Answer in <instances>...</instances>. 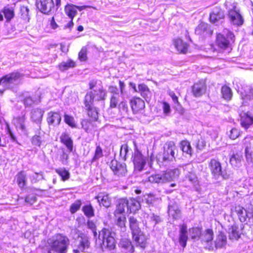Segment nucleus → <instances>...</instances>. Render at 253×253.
Masks as SVG:
<instances>
[{
    "label": "nucleus",
    "instance_id": "obj_1",
    "mask_svg": "<svg viewBox=\"0 0 253 253\" xmlns=\"http://www.w3.org/2000/svg\"><path fill=\"white\" fill-rule=\"evenodd\" d=\"M91 91L86 93L84 99V105L89 107L93 100H104L106 97V91L103 89L102 82L98 80H92L89 83Z\"/></svg>",
    "mask_w": 253,
    "mask_h": 253
},
{
    "label": "nucleus",
    "instance_id": "obj_2",
    "mask_svg": "<svg viewBox=\"0 0 253 253\" xmlns=\"http://www.w3.org/2000/svg\"><path fill=\"white\" fill-rule=\"evenodd\" d=\"M179 175L177 169H169L159 173L152 174L148 177V181L152 183L164 184L176 178Z\"/></svg>",
    "mask_w": 253,
    "mask_h": 253
},
{
    "label": "nucleus",
    "instance_id": "obj_3",
    "mask_svg": "<svg viewBox=\"0 0 253 253\" xmlns=\"http://www.w3.org/2000/svg\"><path fill=\"white\" fill-rule=\"evenodd\" d=\"M68 244L69 240L66 237L57 235L50 243V248L46 253H66Z\"/></svg>",
    "mask_w": 253,
    "mask_h": 253
},
{
    "label": "nucleus",
    "instance_id": "obj_4",
    "mask_svg": "<svg viewBox=\"0 0 253 253\" xmlns=\"http://www.w3.org/2000/svg\"><path fill=\"white\" fill-rule=\"evenodd\" d=\"M234 35L232 32L228 29H224L221 33L217 34L216 37V44L219 47L225 49L229 47L231 42H234Z\"/></svg>",
    "mask_w": 253,
    "mask_h": 253
},
{
    "label": "nucleus",
    "instance_id": "obj_5",
    "mask_svg": "<svg viewBox=\"0 0 253 253\" xmlns=\"http://www.w3.org/2000/svg\"><path fill=\"white\" fill-rule=\"evenodd\" d=\"M101 235L103 238V248L109 251L114 250L116 244L115 239V233L109 229H104L102 230Z\"/></svg>",
    "mask_w": 253,
    "mask_h": 253
},
{
    "label": "nucleus",
    "instance_id": "obj_6",
    "mask_svg": "<svg viewBox=\"0 0 253 253\" xmlns=\"http://www.w3.org/2000/svg\"><path fill=\"white\" fill-rule=\"evenodd\" d=\"M132 142L134 147V152L131 159L134 165V170L140 171L142 170L146 165V158L137 149L135 142L133 141Z\"/></svg>",
    "mask_w": 253,
    "mask_h": 253
},
{
    "label": "nucleus",
    "instance_id": "obj_7",
    "mask_svg": "<svg viewBox=\"0 0 253 253\" xmlns=\"http://www.w3.org/2000/svg\"><path fill=\"white\" fill-rule=\"evenodd\" d=\"M22 75L18 72L7 74L0 79V84H2L6 88L11 87L13 85L20 83Z\"/></svg>",
    "mask_w": 253,
    "mask_h": 253
},
{
    "label": "nucleus",
    "instance_id": "obj_8",
    "mask_svg": "<svg viewBox=\"0 0 253 253\" xmlns=\"http://www.w3.org/2000/svg\"><path fill=\"white\" fill-rule=\"evenodd\" d=\"M209 167L211 174L215 179H218L220 177L223 179L229 178V174L222 170L221 164L217 160L214 159H211L209 163Z\"/></svg>",
    "mask_w": 253,
    "mask_h": 253
},
{
    "label": "nucleus",
    "instance_id": "obj_9",
    "mask_svg": "<svg viewBox=\"0 0 253 253\" xmlns=\"http://www.w3.org/2000/svg\"><path fill=\"white\" fill-rule=\"evenodd\" d=\"M177 152L176 146L173 141L166 143L164 147L163 160L164 161H172L175 159V154Z\"/></svg>",
    "mask_w": 253,
    "mask_h": 253
},
{
    "label": "nucleus",
    "instance_id": "obj_10",
    "mask_svg": "<svg viewBox=\"0 0 253 253\" xmlns=\"http://www.w3.org/2000/svg\"><path fill=\"white\" fill-rule=\"evenodd\" d=\"M37 6L39 10L46 14H49L55 10L53 0H37Z\"/></svg>",
    "mask_w": 253,
    "mask_h": 253
},
{
    "label": "nucleus",
    "instance_id": "obj_11",
    "mask_svg": "<svg viewBox=\"0 0 253 253\" xmlns=\"http://www.w3.org/2000/svg\"><path fill=\"white\" fill-rule=\"evenodd\" d=\"M213 232L212 230L208 229L202 233L200 236L202 244L204 248L209 250H213L214 246L213 244Z\"/></svg>",
    "mask_w": 253,
    "mask_h": 253
},
{
    "label": "nucleus",
    "instance_id": "obj_12",
    "mask_svg": "<svg viewBox=\"0 0 253 253\" xmlns=\"http://www.w3.org/2000/svg\"><path fill=\"white\" fill-rule=\"evenodd\" d=\"M110 168L115 174L119 176H124L127 172L126 165L116 160H113L110 164Z\"/></svg>",
    "mask_w": 253,
    "mask_h": 253
},
{
    "label": "nucleus",
    "instance_id": "obj_13",
    "mask_svg": "<svg viewBox=\"0 0 253 253\" xmlns=\"http://www.w3.org/2000/svg\"><path fill=\"white\" fill-rule=\"evenodd\" d=\"M79 238V243L78 246L79 250H74L73 253H79V251L85 253L89 252L90 243L88 237L85 235L81 234Z\"/></svg>",
    "mask_w": 253,
    "mask_h": 253
},
{
    "label": "nucleus",
    "instance_id": "obj_14",
    "mask_svg": "<svg viewBox=\"0 0 253 253\" xmlns=\"http://www.w3.org/2000/svg\"><path fill=\"white\" fill-rule=\"evenodd\" d=\"M228 18L234 25L240 26L243 23V19L239 12L235 9V7L229 11Z\"/></svg>",
    "mask_w": 253,
    "mask_h": 253
},
{
    "label": "nucleus",
    "instance_id": "obj_15",
    "mask_svg": "<svg viewBox=\"0 0 253 253\" xmlns=\"http://www.w3.org/2000/svg\"><path fill=\"white\" fill-rule=\"evenodd\" d=\"M118 247L123 253H133L134 247L130 241L127 239H123L120 241Z\"/></svg>",
    "mask_w": 253,
    "mask_h": 253
},
{
    "label": "nucleus",
    "instance_id": "obj_16",
    "mask_svg": "<svg viewBox=\"0 0 253 253\" xmlns=\"http://www.w3.org/2000/svg\"><path fill=\"white\" fill-rule=\"evenodd\" d=\"M240 124L247 129L253 124V117L249 112H243L240 114Z\"/></svg>",
    "mask_w": 253,
    "mask_h": 253
},
{
    "label": "nucleus",
    "instance_id": "obj_17",
    "mask_svg": "<svg viewBox=\"0 0 253 253\" xmlns=\"http://www.w3.org/2000/svg\"><path fill=\"white\" fill-rule=\"evenodd\" d=\"M128 200L126 198L120 199L117 201L116 205V209L114 211V216H117L119 215H124L125 211V209H127Z\"/></svg>",
    "mask_w": 253,
    "mask_h": 253
},
{
    "label": "nucleus",
    "instance_id": "obj_18",
    "mask_svg": "<svg viewBox=\"0 0 253 253\" xmlns=\"http://www.w3.org/2000/svg\"><path fill=\"white\" fill-rule=\"evenodd\" d=\"M131 107L133 112L136 114L145 108L144 101L139 97H134L130 101Z\"/></svg>",
    "mask_w": 253,
    "mask_h": 253
},
{
    "label": "nucleus",
    "instance_id": "obj_19",
    "mask_svg": "<svg viewBox=\"0 0 253 253\" xmlns=\"http://www.w3.org/2000/svg\"><path fill=\"white\" fill-rule=\"evenodd\" d=\"M226 235L223 232H219V234L216 235L214 241V247L216 249L224 248L226 247Z\"/></svg>",
    "mask_w": 253,
    "mask_h": 253
},
{
    "label": "nucleus",
    "instance_id": "obj_20",
    "mask_svg": "<svg viewBox=\"0 0 253 253\" xmlns=\"http://www.w3.org/2000/svg\"><path fill=\"white\" fill-rule=\"evenodd\" d=\"M187 232V226L185 224H183L180 227L178 242L183 248L186 247L188 239Z\"/></svg>",
    "mask_w": 253,
    "mask_h": 253
},
{
    "label": "nucleus",
    "instance_id": "obj_21",
    "mask_svg": "<svg viewBox=\"0 0 253 253\" xmlns=\"http://www.w3.org/2000/svg\"><path fill=\"white\" fill-rule=\"evenodd\" d=\"M243 143L245 147L246 157H251L253 155V137H246L244 139Z\"/></svg>",
    "mask_w": 253,
    "mask_h": 253
},
{
    "label": "nucleus",
    "instance_id": "obj_22",
    "mask_svg": "<svg viewBox=\"0 0 253 253\" xmlns=\"http://www.w3.org/2000/svg\"><path fill=\"white\" fill-rule=\"evenodd\" d=\"M224 18L223 11L219 8L215 7L210 14V20L211 22L215 23Z\"/></svg>",
    "mask_w": 253,
    "mask_h": 253
},
{
    "label": "nucleus",
    "instance_id": "obj_23",
    "mask_svg": "<svg viewBox=\"0 0 253 253\" xmlns=\"http://www.w3.org/2000/svg\"><path fill=\"white\" fill-rule=\"evenodd\" d=\"M173 44L179 53L185 54L187 52L188 45L180 39L173 40Z\"/></svg>",
    "mask_w": 253,
    "mask_h": 253
},
{
    "label": "nucleus",
    "instance_id": "obj_24",
    "mask_svg": "<svg viewBox=\"0 0 253 253\" xmlns=\"http://www.w3.org/2000/svg\"><path fill=\"white\" fill-rule=\"evenodd\" d=\"M47 122L49 125H58L61 121L60 114L55 112H50L47 114Z\"/></svg>",
    "mask_w": 253,
    "mask_h": 253
},
{
    "label": "nucleus",
    "instance_id": "obj_25",
    "mask_svg": "<svg viewBox=\"0 0 253 253\" xmlns=\"http://www.w3.org/2000/svg\"><path fill=\"white\" fill-rule=\"evenodd\" d=\"M206 90V85L203 82L195 84L192 87V92L195 97L201 96Z\"/></svg>",
    "mask_w": 253,
    "mask_h": 253
},
{
    "label": "nucleus",
    "instance_id": "obj_26",
    "mask_svg": "<svg viewBox=\"0 0 253 253\" xmlns=\"http://www.w3.org/2000/svg\"><path fill=\"white\" fill-rule=\"evenodd\" d=\"M100 205L108 208L111 206V199L109 195L105 193H100L97 196L95 197Z\"/></svg>",
    "mask_w": 253,
    "mask_h": 253
},
{
    "label": "nucleus",
    "instance_id": "obj_27",
    "mask_svg": "<svg viewBox=\"0 0 253 253\" xmlns=\"http://www.w3.org/2000/svg\"><path fill=\"white\" fill-rule=\"evenodd\" d=\"M133 88L136 91H137L135 88V86H134ZM138 89V92L140 93L141 95L144 97L146 101L150 98L151 94V91L146 84H139Z\"/></svg>",
    "mask_w": 253,
    "mask_h": 253
},
{
    "label": "nucleus",
    "instance_id": "obj_28",
    "mask_svg": "<svg viewBox=\"0 0 253 253\" xmlns=\"http://www.w3.org/2000/svg\"><path fill=\"white\" fill-rule=\"evenodd\" d=\"M132 237L136 246H140L141 248L145 247L146 238L142 232L140 231V233L132 234Z\"/></svg>",
    "mask_w": 253,
    "mask_h": 253
},
{
    "label": "nucleus",
    "instance_id": "obj_29",
    "mask_svg": "<svg viewBox=\"0 0 253 253\" xmlns=\"http://www.w3.org/2000/svg\"><path fill=\"white\" fill-rule=\"evenodd\" d=\"M195 33L197 35H205L207 34H211V31L209 29L208 24L204 22H201L196 28Z\"/></svg>",
    "mask_w": 253,
    "mask_h": 253
},
{
    "label": "nucleus",
    "instance_id": "obj_30",
    "mask_svg": "<svg viewBox=\"0 0 253 253\" xmlns=\"http://www.w3.org/2000/svg\"><path fill=\"white\" fill-rule=\"evenodd\" d=\"M168 213L169 216L174 219H177L180 217V211L178 206L174 203L169 206Z\"/></svg>",
    "mask_w": 253,
    "mask_h": 253
},
{
    "label": "nucleus",
    "instance_id": "obj_31",
    "mask_svg": "<svg viewBox=\"0 0 253 253\" xmlns=\"http://www.w3.org/2000/svg\"><path fill=\"white\" fill-rule=\"evenodd\" d=\"M66 14L71 19H73L77 14L76 5L73 4H67L64 8Z\"/></svg>",
    "mask_w": 253,
    "mask_h": 253
},
{
    "label": "nucleus",
    "instance_id": "obj_32",
    "mask_svg": "<svg viewBox=\"0 0 253 253\" xmlns=\"http://www.w3.org/2000/svg\"><path fill=\"white\" fill-rule=\"evenodd\" d=\"M235 211L241 222H243L246 220L248 217L247 211L243 207L240 206H236Z\"/></svg>",
    "mask_w": 253,
    "mask_h": 253
},
{
    "label": "nucleus",
    "instance_id": "obj_33",
    "mask_svg": "<svg viewBox=\"0 0 253 253\" xmlns=\"http://www.w3.org/2000/svg\"><path fill=\"white\" fill-rule=\"evenodd\" d=\"M60 139L61 142L71 152L73 150V141L69 135L66 133H63L60 136Z\"/></svg>",
    "mask_w": 253,
    "mask_h": 253
},
{
    "label": "nucleus",
    "instance_id": "obj_34",
    "mask_svg": "<svg viewBox=\"0 0 253 253\" xmlns=\"http://www.w3.org/2000/svg\"><path fill=\"white\" fill-rule=\"evenodd\" d=\"M44 111L41 109H35L31 112V118L35 122H41Z\"/></svg>",
    "mask_w": 253,
    "mask_h": 253
},
{
    "label": "nucleus",
    "instance_id": "obj_35",
    "mask_svg": "<svg viewBox=\"0 0 253 253\" xmlns=\"http://www.w3.org/2000/svg\"><path fill=\"white\" fill-rule=\"evenodd\" d=\"M140 208L139 202L134 199H130L128 200L127 211L130 212H135Z\"/></svg>",
    "mask_w": 253,
    "mask_h": 253
},
{
    "label": "nucleus",
    "instance_id": "obj_36",
    "mask_svg": "<svg viewBox=\"0 0 253 253\" xmlns=\"http://www.w3.org/2000/svg\"><path fill=\"white\" fill-rule=\"evenodd\" d=\"M129 227L131 230L132 235L140 233V229L138 227V223L137 219L133 216H130L129 218Z\"/></svg>",
    "mask_w": 253,
    "mask_h": 253
},
{
    "label": "nucleus",
    "instance_id": "obj_37",
    "mask_svg": "<svg viewBox=\"0 0 253 253\" xmlns=\"http://www.w3.org/2000/svg\"><path fill=\"white\" fill-rule=\"evenodd\" d=\"M180 148L183 153H185L190 156L192 155V149L190 143L187 140H183L180 143Z\"/></svg>",
    "mask_w": 253,
    "mask_h": 253
},
{
    "label": "nucleus",
    "instance_id": "obj_38",
    "mask_svg": "<svg viewBox=\"0 0 253 253\" xmlns=\"http://www.w3.org/2000/svg\"><path fill=\"white\" fill-rule=\"evenodd\" d=\"M17 183L20 188H23L26 185V175L24 171H21L16 175Z\"/></svg>",
    "mask_w": 253,
    "mask_h": 253
},
{
    "label": "nucleus",
    "instance_id": "obj_39",
    "mask_svg": "<svg viewBox=\"0 0 253 253\" xmlns=\"http://www.w3.org/2000/svg\"><path fill=\"white\" fill-rule=\"evenodd\" d=\"M76 66V63L72 60L69 59L66 62H62L58 65L61 71H64L70 68H73Z\"/></svg>",
    "mask_w": 253,
    "mask_h": 253
},
{
    "label": "nucleus",
    "instance_id": "obj_40",
    "mask_svg": "<svg viewBox=\"0 0 253 253\" xmlns=\"http://www.w3.org/2000/svg\"><path fill=\"white\" fill-rule=\"evenodd\" d=\"M221 94L222 97L226 100H230L232 97V92L231 88L226 86H223L221 88Z\"/></svg>",
    "mask_w": 253,
    "mask_h": 253
},
{
    "label": "nucleus",
    "instance_id": "obj_41",
    "mask_svg": "<svg viewBox=\"0 0 253 253\" xmlns=\"http://www.w3.org/2000/svg\"><path fill=\"white\" fill-rule=\"evenodd\" d=\"M240 237V234L238 230V228L236 226H232L229 229V238L231 240H237Z\"/></svg>",
    "mask_w": 253,
    "mask_h": 253
},
{
    "label": "nucleus",
    "instance_id": "obj_42",
    "mask_svg": "<svg viewBox=\"0 0 253 253\" xmlns=\"http://www.w3.org/2000/svg\"><path fill=\"white\" fill-rule=\"evenodd\" d=\"M119 93H115L111 95L110 101V107L111 108H115L118 106L119 102L121 101Z\"/></svg>",
    "mask_w": 253,
    "mask_h": 253
},
{
    "label": "nucleus",
    "instance_id": "obj_43",
    "mask_svg": "<svg viewBox=\"0 0 253 253\" xmlns=\"http://www.w3.org/2000/svg\"><path fill=\"white\" fill-rule=\"evenodd\" d=\"M92 104H90L89 107L85 105V107L87 110L88 115L94 120H96L98 117V113L97 109L92 106Z\"/></svg>",
    "mask_w": 253,
    "mask_h": 253
},
{
    "label": "nucleus",
    "instance_id": "obj_44",
    "mask_svg": "<svg viewBox=\"0 0 253 253\" xmlns=\"http://www.w3.org/2000/svg\"><path fill=\"white\" fill-rule=\"evenodd\" d=\"M115 217L117 220V225L121 228V231L124 232L126 230V217L124 215H119Z\"/></svg>",
    "mask_w": 253,
    "mask_h": 253
},
{
    "label": "nucleus",
    "instance_id": "obj_45",
    "mask_svg": "<svg viewBox=\"0 0 253 253\" xmlns=\"http://www.w3.org/2000/svg\"><path fill=\"white\" fill-rule=\"evenodd\" d=\"M241 98L243 100V103L245 104L248 103V101H250L253 99V89H249V92L241 93Z\"/></svg>",
    "mask_w": 253,
    "mask_h": 253
},
{
    "label": "nucleus",
    "instance_id": "obj_46",
    "mask_svg": "<svg viewBox=\"0 0 253 253\" xmlns=\"http://www.w3.org/2000/svg\"><path fill=\"white\" fill-rule=\"evenodd\" d=\"M26 118L25 115H23L21 117H18L15 119V120L17 123V127L21 129L22 131H26V126L25 125V121Z\"/></svg>",
    "mask_w": 253,
    "mask_h": 253
},
{
    "label": "nucleus",
    "instance_id": "obj_47",
    "mask_svg": "<svg viewBox=\"0 0 253 253\" xmlns=\"http://www.w3.org/2000/svg\"><path fill=\"white\" fill-rule=\"evenodd\" d=\"M55 171L62 177V179L63 181H65L69 178L70 173L64 168L56 169Z\"/></svg>",
    "mask_w": 253,
    "mask_h": 253
},
{
    "label": "nucleus",
    "instance_id": "obj_48",
    "mask_svg": "<svg viewBox=\"0 0 253 253\" xmlns=\"http://www.w3.org/2000/svg\"><path fill=\"white\" fill-rule=\"evenodd\" d=\"M189 234L193 239L199 238L202 234L201 229L199 228H192L189 230Z\"/></svg>",
    "mask_w": 253,
    "mask_h": 253
},
{
    "label": "nucleus",
    "instance_id": "obj_49",
    "mask_svg": "<svg viewBox=\"0 0 253 253\" xmlns=\"http://www.w3.org/2000/svg\"><path fill=\"white\" fill-rule=\"evenodd\" d=\"M5 18L7 21L10 20L14 16V13L13 9L12 8L5 7L3 11Z\"/></svg>",
    "mask_w": 253,
    "mask_h": 253
},
{
    "label": "nucleus",
    "instance_id": "obj_50",
    "mask_svg": "<svg viewBox=\"0 0 253 253\" xmlns=\"http://www.w3.org/2000/svg\"><path fill=\"white\" fill-rule=\"evenodd\" d=\"M243 159V157L239 154H234L230 158V163L232 165L236 166L238 163L241 162Z\"/></svg>",
    "mask_w": 253,
    "mask_h": 253
},
{
    "label": "nucleus",
    "instance_id": "obj_51",
    "mask_svg": "<svg viewBox=\"0 0 253 253\" xmlns=\"http://www.w3.org/2000/svg\"><path fill=\"white\" fill-rule=\"evenodd\" d=\"M129 146L127 143L123 144L120 149V156L126 160L128 152Z\"/></svg>",
    "mask_w": 253,
    "mask_h": 253
},
{
    "label": "nucleus",
    "instance_id": "obj_52",
    "mask_svg": "<svg viewBox=\"0 0 253 253\" xmlns=\"http://www.w3.org/2000/svg\"><path fill=\"white\" fill-rule=\"evenodd\" d=\"M83 210L85 215L88 217H91L94 215L93 209L90 205L84 206Z\"/></svg>",
    "mask_w": 253,
    "mask_h": 253
},
{
    "label": "nucleus",
    "instance_id": "obj_53",
    "mask_svg": "<svg viewBox=\"0 0 253 253\" xmlns=\"http://www.w3.org/2000/svg\"><path fill=\"white\" fill-rule=\"evenodd\" d=\"M186 178L193 184L196 185L198 182L197 177L195 173L189 172Z\"/></svg>",
    "mask_w": 253,
    "mask_h": 253
},
{
    "label": "nucleus",
    "instance_id": "obj_54",
    "mask_svg": "<svg viewBox=\"0 0 253 253\" xmlns=\"http://www.w3.org/2000/svg\"><path fill=\"white\" fill-rule=\"evenodd\" d=\"M81 206V202L79 200L76 201L72 204L70 207V211L72 213H75L80 208Z\"/></svg>",
    "mask_w": 253,
    "mask_h": 253
},
{
    "label": "nucleus",
    "instance_id": "obj_55",
    "mask_svg": "<svg viewBox=\"0 0 253 253\" xmlns=\"http://www.w3.org/2000/svg\"><path fill=\"white\" fill-rule=\"evenodd\" d=\"M64 120L66 124L69 125L72 127H74L76 126L74 119L73 117L69 116L68 115H65Z\"/></svg>",
    "mask_w": 253,
    "mask_h": 253
},
{
    "label": "nucleus",
    "instance_id": "obj_56",
    "mask_svg": "<svg viewBox=\"0 0 253 253\" xmlns=\"http://www.w3.org/2000/svg\"><path fill=\"white\" fill-rule=\"evenodd\" d=\"M43 179V176L42 172L35 173L31 176V180L32 182H37Z\"/></svg>",
    "mask_w": 253,
    "mask_h": 253
},
{
    "label": "nucleus",
    "instance_id": "obj_57",
    "mask_svg": "<svg viewBox=\"0 0 253 253\" xmlns=\"http://www.w3.org/2000/svg\"><path fill=\"white\" fill-rule=\"evenodd\" d=\"M102 156H103L102 150L99 146H98L96 148L95 151V154L92 159V161H95L97 160H98L99 158L101 157Z\"/></svg>",
    "mask_w": 253,
    "mask_h": 253
},
{
    "label": "nucleus",
    "instance_id": "obj_58",
    "mask_svg": "<svg viewBox=\"0 0 253 253\" xmlns=\"http://www.w3.org/2000/svg\"><path fill=\"white\" fill-rule=\"evenodd\" d=\"M87 49L85 47H83L79 53V59L81 61H85L86 60Z\"/></svg>",
    "mask_w": 253,
    "mask_h": 253
},
{
    "label": "nucleus",
    "instance_id": "obj_59",
    "mask_svg": "<svg viewBox=\"0 0 253 253\" xmlns=\"http://www.w3.org/2000/svg\"><path fill=\"white\" fill-rule=\"evenodd\" d=\"M240 135V131L237 128H232L230 131L229 137L231 139L234 140L238 138Z\"/></svg>",
    "mask_w": 253,
    "mask_h": 253
},
{
    "label": "nucleus",
    "instance_id": "obj_60",
    "mask_svg": "<svg viewBox=\"0 0 253 253\" xmlns=\"http://www.w3.org/2000/svg\"><path fill=\"white\" fill-rule=\"evenodd\" d=\"M33 145L40 147L42 143L41 137L39 135H34L31 140Z\"/></svg>",
    "mask_w": 253,
    "mask_h": 253
},
{
    "label": "nucleus",
    "instance_id": "obj_61",
    "mask_svg": "<svg viewBox=\"0 0 253 253\" xmlns=\"http://www.w3.org/2000/svg\"><path fill=\"white\" fill-rule=\"evenodd\" d=\"M118 107L119 110H123L124 112L127 111L128 107L126 102L124 100L120 101Z\"/></svg>",
    "mask_w": 253,
    "mask_h": 253
},
{
    "label": "nucleus",
    "instance_id": "obj_62",
    "mask_svg": "<svg viewBox=\"0 0 253 253\" xmlns=\"http://www.w3.org/2000/svg\"><path fill=\"white\" fill-rule=\"evenodd\" d=\"M37 200V198L35 196H27L25 198V202L30 204V205L33 204Z\"/></svg>",
    "mask_w": 253,
    "mask_h": 253
},
{
    "label": "nucleus",
    "instance_id": "obj_63",
    "mask_svg": "<svg viewBox=\"0 0 253 253\" xmlns=\"http://www.w3.org/2000/svg\"><path fill=\"white\" fill-rule=\"evenodd\" d=\"M163 109L164 113L166 114H168L170 112V109L169 105L167 102L163 103Z\"/></svg>",
    "mask_w": 253,
    "mask_h": 253
},
{
    "label": "nucleus",
    "instance_id": "obj_64",
    "mask_svg": "<svg viewBox=\"0 0 253 253\" xmlns=\"http://www.w3.org/2000/svg\"><path fill=\"white\" fill-rule=\"evenodd\" d=\"M7 133L9 135L11 139L14 142H16L17 143L19 144L18 142L17 141L16 137L14 135V134L12 133V131H11L8 125L7 126Z\"/></svg>",
    "mask_w": 253,
    "mask_h": 253
}]
</instances>
